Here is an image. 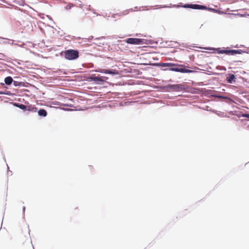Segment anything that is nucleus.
I'll return each instance as SVG.
<instances>
[{
	"label": "nucleus",
	"mask_w": 249,
	"mask_h": 249,
	"mask_svg": "<svg viewBox=\"0 0 249 249\" xmlns=\"http://www.w3.org/2000/svg\"><path fill=\"white\" fill-rule=\"evenodd\" d=\"M181 3H180L179 5H174L175 7H183L185 8H191L193 9H198V10H208L210 11L217 12V10L213 8H207L205 6L196 4H185L184 5H181Z\"/></svg>",
	"instance_id": "f257e3e1"
},
{
	"label": "nucleus",
	"mask_w": 249,
	"mask_h": 249,
	"mask_svg": "<svg viewBox=\"0 0 249 249\" xmlns=\"http://www.w3.org/2000/svg\"><path fill=\"white\" fill-rule=\"evenodd\" d=\"M181 3H180L179 5H174L175 7H183L185 8H191L193 9H198V10H208L210 11L217 12V10L213 8H207L205 6L196 4H185L184 5H181Z\"/></svg>",
	"instance_id": "f03ea898"
},
{
	"label": "nucleus",
	"mask_w": 249,
	"mask_h": 249,
	"mask_svg": "<svg viewBox=\"0 0 249 249\" xmlns=\"http://www.w3.org/2000/svg\"><path fill=\"white\" fill-rule=\"evenodd\" d=\"M65 57L68 60H73L79 57V52L75 50H68L63 52Z\"/></svg>",
	"instance_id": "7ed1b4c3"
},
{
	"label": "nucleus",
	"mask_w": 249,
	"mask_h": 249,
	"mask_svg": "<svg viewBox=\"0 0 249 249\" xmlns=\"http://www.w3.org/2000/svg\"><path fill=\"white\" fill-rule=\"evenodd\" d=\"M144 39L137 38H128L124 40L128 44L134 45H140L143 44Z\"/></svg>",
	"instance_id": "20e7f679"
},
{
	"label": "nucleus",
	"mask_w": 249,
	"mask_h": 249,
	"mask_svg": "<svg viewBox=\"0 0 249 249\" xmlns=\"http://www.w3.org/2000/svg\"><path fill=\"white\" fill-rule=\"evenodd\" d=\"M241 50L222 49L218 50V53L233 55L236 54L241 53Z\"/></svg>",
	"instance_id": "39448f33"
},
{
	"label": "nucleus",
	"mask_w": 249,
	"mask_h": 249,
	"mask_svg": "<svg viewBox=\"0 0 249 249\" xmlns=\"http://www.w3.org/2000/svg\"><path fill=\"white\" fill-rule=\"evenodd\" d=\"M170 71H177V72H180L182 73H192L194 72V71L190 70L188 69H186L184 68H171L169 69Z\"/></svg>",
	"instance_id": "423d86ee"
},
{
	"label": "nucleus",
	"mask_w": 249,
	"mask_h": 249,
	"mask_svg": "<svg viewBox=\"0 0 249 249\" xmlns=\"http://www.w3.org/2000/svg\"><path fill=\"white\" fill-rule=\"evenodd\" d=\"M172 89L175 91H180L184 89V86L181 84H176L170 86Z\"/></svg>",
	"instance_id": "0eeeda50"
},
{
	"label": "nucleus",
	"mask_w": 249,
	"mask_h": 249,
	"mask_svg": "<svg viewBox=\"0 0 249 249\" xmlns=\"http://www.w3.org/2000/svg\"><path fill=\"white\" fill-rule=\"evenodd\" d=\"M101 73H104L106 74H117L118 73L117 71H112L110 70H107V69H101L100 71Z\"/></svg>",
	"instance_id": "6e6552de"
},
{
	"label": "nucleus",
	"mask_w": 249,
	"mask_h": 249,
	"mask_svg": "<svg viewBox=\"0 0 249 249\" xmlns=\"http://www.w3.org/2000/svg\"><path fill=\"white\" fill-rule=\"evenodd\" d=\"M162 66L163 67H174V66H178V67H185L183 65H178V64L172 63H165L162 64Z\"/></svg>",
	"instance_id": "1a4fd4ad"
},
{
	"label": "nucleus",
	"mask_w": 249,
	"mask_h": 249,
	"mask_svg": "<svg viewBox=\"0 0 249 249\" xmlns=\"http://www.w3.org/2000/svg\"><path fill=\"white\" fill-rule=\"evenodd\" d=\"M26 110H28L30 111H32L33 112H36L37 111V108L34 106H27V108Z\"/></svg>",
	"instance_id": "9d476101"
},
{
	"label": "nucleus",
	"mask_w": 249,
	"mask_h": 249,
	"mask_svg": "<svg viewBox=\"0 0 249 249\" xmlns=\"http://www.w3.org/2000/svg\"><path fill=\"white\" fill-rule=\"evenodd\" d=\"M5 83L6 85H9L13 82V79L11 76L6 77L4 79Z\"/></svg>",
	"instance_id": "9b49d317"
},
{
	"label": "nucleus",
	"mask_w": 249,
	"mask_h": 249,
	"mask_svg": "<svg viewBox=\"0 0 249 249\" xmlns=\"http://www.w3.org/2000/svg\"><path fill=\"white\" fill-rule=\"evenodd\" d=\"M38 115L40 116L45 117L47 116V111L43 109H41L38 111Z\"/></svg>",
	"instance_id": "f8f14e48"
},
{
	"label": "nucleus",
	"mask_w": 249,
	"mask_h": 249,
	"mask_svg": "<svg viewBox=\"0 0 249 249\" xmlns=\"http://www.w3.org/2000/svg\"><path fill=\"white\" fill-rule=\"evenodd\" d=\"M235 75L234 74H230L227 77V80H228V81L230 83H232L233 80L235 79Z\"/></svg>",
	"instance_id": "ddd939ff"
},
{
	"label": "nucleus",
	"mask_w": 249,
	"mask_h": 249,
	"mask_svg": "<svg viewBox=\"0 0 249 249\" xmlns=\"http://www.w3.org/2000/svg\"><path fill=\"white\" fill-rule=\"evenodd\" d=\"M18 107H19L20 109L24 110H26L27 108V106H25L23 104H20L19 105H18Z\"/></svg>",
	"instance_id": "4468645a"
},
{
	"label": "nucleus",
	"mask_w": 249,
	"mask_h": 249,
	"mask_svg": "<svg viewBox=\"0 0 249 249\" xmlns=\"http://www.w3.org/2000/svg\"><path fill=\"white\" fill-rule=\"evenodd\" d=\"M73 6V5L71 3H69L66 6V9L67 10H70V9H71L72 7Z\"/></svg>",
	"instance_id": "2eb2a0df"
},
{
	"label": "nucleus",
	"mask_w": 249,
	"mask_h": 249,
	"mask_svg": "<svg viewBox=\"0 0 249 249\" xmlns=\"http://www.w3.org/2000/svg\"><path fill=\"white\" fill-rule=\"evenodd\" d=\"M95 79L97 81H103V80L101 78L95 77Z\"/></svg>",
	"instance_id": "dca6fc26"
},
{
	"label": "nucleus",
	"mask_w": 249,
	"mask_h": 249,
	"mask_svg": "<svg viewBox=\"0 0 249 249\" xmlns=\"http://www.w3.org/2000/svg\"><path fill=\"white\" fill-rule=\"evenodd\" d=\"M243 116H245L246 117L249 118V114H246L244 115Z\"/></svg>",
	"instance_id": "f3484780"
}]
</instances>
